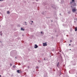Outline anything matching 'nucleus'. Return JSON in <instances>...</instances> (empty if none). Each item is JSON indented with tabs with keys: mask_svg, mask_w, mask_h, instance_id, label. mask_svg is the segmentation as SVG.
I'll list each match as a JSON object with an SVG mask.
<instances>
[{
	"mask_svg": "<svg viewBox=\"0 0 77 77\" xmlns=\"http://www.w3.org/2000/svg\"><path fill=\"white\" fill-rule=\"evenodd\" d=\"M31 22H32V23H33V21H31Z\"/></svg>",
	"mask_w": 77,
	"mask_h": 77,
	"instance_id": "15",
	"label": "nucleus"
},
{
	"mask_svg": "<svg viewBox=\"0 0 77 77\" xmlns=\"http://www.w3.org/2000/svg\"><path fill=\"white\" fill-rule=\"evenodd\" d=\"M70 42H72V40H70Z\"/></svg>",
	"mask_w": 77,
	"mask_h": 77,
	"instance_id": "12",
	"label": "nucleus"
},
{
	"mask_svg": "<svg viewBox=\"0 0 77 77\" xmlns=\"http://www.w3.org/2000/svg\"><path fill=\"white\" fill-rule=\"evenodd\" d=\"M36 1H38V0H36Z\"/></svg>",
	"mask_w": 77,
	"mask_h": 77,
	"instance_id": "19",
	"label": "nucleus"
},
{
	"mask_svg": "<svg viewBox=\"0 0 77 77\" xmlns=\"http://www.w3.org/2000/svg\"><path fill=\"white\" fill-rule=\"evenodd\" d=\"M21 30H22V31H24V29H23L22 28H21Z\"/></svg>",
	"mask_w": 77,
	"mask_h": 77,
	"instance_id": "6",
	"label": "nucleus"
},
{
	"mask_svg": "<svg viewBox=\"0 0 77 77\" xmlns=\"http://www.w3.org/2000/svg\"><path fill=\"white\" fill-rule=\"evenodd\" d=\"M1 35H2V34H1Z\"/></svg>",
	"mask_w": 77,
	"mask_h": 77,
	"instance_id": "22",
	"label": "nucleus"
},
{
	"mask_svg": "<svg viewBox=\"0 0 77 77\" xmlns=\"http://www.w3.org/2000/svg\"><path fill=\"white\" fill-rule=\"evenodd\" d=\"M69 46H70V45H71V44H69Z\"/></svg>",
	"mask_w": 77,
	"mask_h": 77,
	"instance_id": "17",
	"label": "nucleus"
},
{
	"mask_svg": "<svg viewBox=\"0 0 77 77\" xmlns=\"http://www.w3.org/2000/svg\"><path fill=\"white\" fill-rule=\"evenodd\" d=\"M76 11V8L75 7L74 8L72 9V11L73 13H74Z\"/></svg>",
	"mask_w": 77,
	"mask_h": 77,
	"instance_id": "2",
	"label": "nucleus"
},
{
	"mask_svg": "<svg viewBox=\"0 0 77 77\" xmlns=\"http://www.w3.org/2000/svg\"><path fill=\"white\" fill-rule=\"evenodd\" d=\"M0 77H1V75H0Z\"/></svg>",
	"mask_w": 77,
	"mask_h": 77,
	"instance_id": "20",
	"label": "nucleus"
},
{
	"mask_svg": "<svg viewBox=\"0 0 77 77\" xmlns=\"http://www.w3.org/2000/svg\"><path fill=\"white\" fill-rule=\"evenodd\" d=\"M41 34H42V33H43V32H41Z\"/></svg>",
	"mask_w": 77,
	"mask_h": 77,
	"instance_id": "13",
	"label": "nucleus"
},
{
	"mask_svg": "<svg viewBox=\"0 0 77 77\" xmlns=\"http://www.w3.org/2000/svg\"><path fill=\"white\" fill-rule=\"evenodd\" d=\"M25 23H26V22H25Z\"/></svg>",
	"mask_w": 77,
	"mask_h": 77,
	"instance_id": "21",
	"label": "nucleus"
},
{
	"mask_svg": "<svg viewBox=\"0 0 77 77\" xmlns=\"http://www.w3.org/2000/svg\"><path fill=\"white\" fill-rule=\"evenodd\" d=\"M72 2H71L70 3V5H72V3H73L75 5V6H76V5H75V1H74V0H72Z\"/></svg>",
	"mask_w": 77,
	"mask_h": 77,
	"instance_id": "1",
	"label": "nucleus"
},
{
	"mask_svg": "<svg viewBox=\"0 0 77 77\" xmlns=\"http://www.w3.org/2000/svg\"><path fill=\"white\" fill-rule=\"evenodd\" d=\"M38 47V46L37 45H35V48H36Z\"/></svg>",
	"mask_w": 77,
	"mask_h": 77,
	"instance_id": "5",
	"label": "nucleus"
},
{
	"mask_svg": "<svg viewBox=\"0 0 77 77\" xmlns=\"http://www.w3.org/2000/svg\"><path fill=\"white\" fill-rule=\"evenodd\" d=\"M3 0H0V1H3Z\"/></svg>",
	"mask_w": 77,
	"mask_h": 77,
	"instance_id": "14",
	"label": "nucleus"
},
{
	"mask_svg": "<svg viewBox=\"0 0 77 77\" xmlns=\"http://www.w3.org/2000/svg\"><path fill=\"white\" fill-rule=\"evenodd\" d=\"M75 31H77V27L75 28Z\"/></svg>",
	"mask_w": 77,
	"mask_h": 77,
	"instance_id": "7",
	"label": "nucleus"
},
{
	"mask_svg": "<svg viewBox=\"0 0 77 77\" xmlns=\"http://www.w3.org/2000/svg\"><path fill=\"white\" fill-rule=\"evenodd\" d=\"M59 62H58L57 63V66L58 67V66L59 65Z\"/></svg>",
	"mask_w": 77,
	"mask_h": 77,
	"instance_id": "10",
	"label": "nucleus"
},
{
	"mask_svg": "<svg viewBox=\"0 0 77 77\" xmlns=\"http://www.w3.org/2000/svg\"><path fill=\"white\" fill-rule=\"evenodd\" d=\"M7 13L8 14H10V11H7Z\"/></svg>",
	"mask_w": 77,
	"mask_h": 77,
	"instance_id": "8",
	"label": "nucleus"
},
{
	"mask_svg": "<svg viewBox=\"0 0 77 77\" xmlns=\"http://www.w3.org/2000/svg\"><path fill=\"white\" fill-rule=\"evenodd\" d=\"M10 66H12V64L11 63H10Z\"/></svg>",
	"mask_w": 77,
	"mask_h": 77,
	"instance_id": "11",
	"label": "nucleus"
},
{
	"mask_svg": "<svg viewBox=\"0 0 77 77\" xmlns=\"http://www.w3.org/2000/svg\"><path fill=\"white\" fill-rule=\"evenodd\" d=\"M17 72L18 73H20L21 72V71L20 70H17Z\"/></svg>",
	"mask_w": 77,
	"mask_h": 77,
	"instance_id": "3",
	"label": "nucleus"
},
{
	"mask_svg": "<svg viewBox=\"0 0 77 77\" xmlns=\"http://www.w3.org/2000/svg\"><path fill=\"white\" fill-rule=\"evenodd\" d=\"M13 67L14 68H15L16 67V66L15 65L13 66Z\"/></svg>",
	"mask_w": 77,
	"mask_h": 77,
	"instance_id": "9",
	"label": "nucleus"
},
{
	"mask_svg": "<svg viewBox=\"0 0 77 77\" xmlns=\"http://www.w3.org/2000/svg\"><path fill=\"white\" fill-rule=\"evenodd\" d=\"M25 25H27L26 23H25Z\"/></svg>",
	"mask_w": 77,
	"mask_h": 77,
	"instance_id": "18",
	"label": "nucleus"
},
{
	"mask_svg": "<svg viewBox=\"0 0 77 77\" xmlns=\"http://www.w3.org/2000/svg\"><path fill=\"white\" fill-rule=\"evenodd\" d=\"M28 68H29V66H28Z\"/></svg>",
	"mask_w": 77,
	"mask_h": 77,
	"instance_id": "23",
	"label": "nucleus"
},
{
	"mask_svg": "<svg viewBox=\"0 0 77 77\" xmlns=\"http://www.w3.org/2000/svg\"><path fill=\"white\" fill-rule=\"evenodd\" d=\"M44 60H45V58H44Z\"/></svg>",
	"mask_w": 77,
	"mask_h": 77,
	"instance_id": "16",
	"label": "nucleus"
},
{
	"mask_svg": "<svg viewBox=\"0 0 77 77\" xmlns=\"http://www.w3.org/2000/svg\"><path fill=\"white\" fill-rule=\"evenodd\" d=\"M43 46H47V42H45V43H43Z\"/></svg>",
	"mask_w": 77,
	"mask_h": 77,
	"instance_id": "4",
	"label": "nucleus"
}]
</instances>
